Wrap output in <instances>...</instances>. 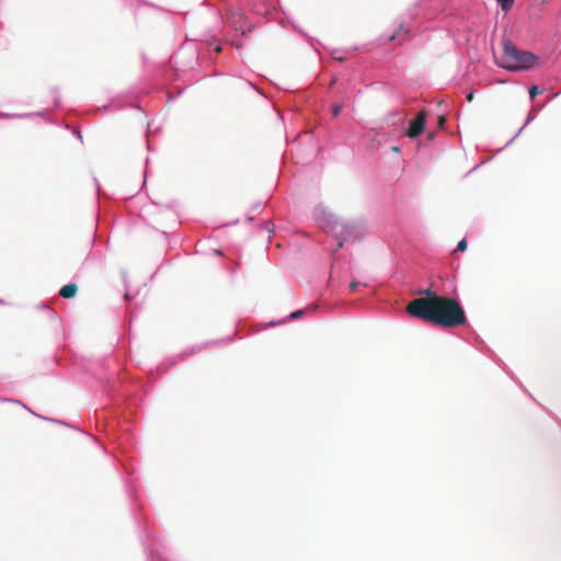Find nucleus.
Wrapping results in <instances>:
<instances>
[{"instance_id": "1", "label": "nucleus", "mask_w": 561, "mask_h": 561, "mask_svg": "<svg viewBox=\"0 0 561 561\" xmlns=\"http://www.w3.org/2000/svg\"><path fill=\"white\" fill-rule=\"evenodd\" d=\"M415 294L426 299H416L409 306L408 312L412 317L431 322L442 329L469 325L460 301L442 296L435 282H432L426 288H419Z\"/></svg>"}, {"instance_id": "2", "label": "nucleus", "mask_w": 561, "mask_h": 561, "mask_svg": "<svg viewBox=\"0 0 561 561\" xmlns=\"http://www.w3.org/2000/svg\"><path fill=\"white\" fill-rule=\"evenodd\" d=\"M433 15L425 3L416 2L401 16L396 30L382 37L387 42H398V44L409 42L430 28Z\"/></svg>"}, {"instance_id": "3", "label": "nucleus", "mask_w": 561, "mask_h": 561, "mask_svg": "<svg viewBox=\"0 0 561 561\" xmlns=\"http://www.w3.org/2000/svg\"><path fill=\"white\" fill-rule=\"evenodd\" d=\"M540 58L533 51L518 48L510 39L503 42V57L496 65L510 72L529 71L536 68Z\"/></svg>"}, {"instance_id": "4", "label": "nucleus", "mask_w": 561, "mask_h": 561, "mask_svg": "<svg viewBox=\"0 0 561 561\" xmlns=\"http://www.w3.org/2000/svg\"><path fill=\"white\" fill-rule=\"evenodd\" d=\"M365 234L363 225L350 221H340L332 232L333 238L336 240L337 249H341L346 243L358 242Z\"/></svg>"}, {"instance_id": "5", "label": "nucleus", "mask_w": 561, "mask_h": 561, "mask_svg": "<svg viewBox=\"0 0 561 561\" xmlns=\"http://www.w3.org/2000/svg\"><path fill=\"white\" fill-rule=\"evenodd\" d=\"M144 538L148 541L146 547L147 561H169L165 546L147 528L146 518L142 515V539Z\"/></svg>"}, {"instance_id": "6", "label": "nucleus", "mask_w": 561, "mask_h": 561, "mask_svg": "<svg viewBox=\"0 0 561 561\" xmlns=\"http://www.w3.org/2000/svg\"><path fill=\"white\" fill-rule=\"evenodd\" d=\"M403 134L412 140L419 139L426 130L427 114L419 112L413 118L403 117Z\"/></svg>"}, {"instance_id": "7", "label": "nucleus", "mask_w": 561, "mask_h": 561, "mask_svg": "<svg viewBox=\"0 0 561 561\" xmlns=\"http://www.w3.org/2000/svg\"><path fill=\"white\" fill-rule=\"evenodd\" d=\"M313 219L319 222L322 229L331 233L340 222L339 218L322 204L317 205L312 213Z\"/></svg>"}, {"instance_id": "8", "label": "nucleus", "mask_w": 561, "mask_h": 561, "mask_svg": "<svg viewBox=\"0 0 561 561\" xmlns=\"http://www.w3.org/2000/svg\"><path fill=\"white\" fill-rule=\"evenodd\" d=\"M198 53L196 49H184L174 55L171 60L179 67V70L194 69L198 65Z\"/></svg>"}, {"instance_id": "9", "label": "nucleus", "mask_w": 561, "mask_h": 561, "mask_svg": "<svg viewBox=\"0 0 561 561\" xmlns=\"http://www.w3.org/2000/svg\"><path fill=\"white\" fill-rule=\"evenodd\" d=\"M232 24L234 25L237 31H240L242 35H245L248 32H251L252 25L249 23L248 18L242 14H233L231 16Z\"/></svg>"}, {"instance_id": "10", "label": "nucleus", "mask_w": 561, "mask_h": 561, "mask_svg": "<svg viewBox=\"0 0 561 561\" xmlns=\"http://www.w3.org/2000/svg\"><path fill=\"white\" fill-rule=\"evenodd\" d=\"M263 2L259 5H254V12L259 15H270L275 9L272 0H262Z\"/></svg>"}, {"instance_id": "11", "label": "nucleus", "mask_w": 561, "mask_h": 561, "mask_svg": "<svg viewBox=\"0 0 561 561\" xmlns=\"http://www.w3.org/2000/svg\"><path fill=\"white\" fill-rule=\"evenodd\" d=\"M165 89V81L164 79H159L156 81L154 84H147L142 81V88H141V91H142V96L145 94H149L156 90H164Z\"/></svg>"}, {"instance_id": "12", "label": "nucleus", "mask_w": 561, "mask_h": 561, "mask_svg": "<svg viewBox=\"0 0 561 561\" xmlns=\"http://www.w3.org/2000/svg\"><path fill=\"white\" fill-rule=\"evenodd\" d=\"M536 116H537V115H536V113H535L533 110H530V111L528 112L527 116H526V119H525V122H524L523 126H522V127L517 130V133H516V134H515V135H514V136H513L508 141H507V144H506L504 147L510 146V145H511V144H512V142H513V141H514V140H515V139L520 135V133L523 131V129H524L528 124H530L533 121H535Z\"/></svg>"}, {"instance_id": "13", "label": "nucleus", "mask_w": 561, "mask_h": 561, "mask_svg": "<svg viewBox=\"0 0 561 561\" xmlns=\"http://www.w3.org/2000/svg\"><path fill=\"white\" fill-rule=\"evenodd\" d=\"M77 290H78V286L76 284L71 283V284L62 286L59 290V295L65 299H69V298L75 297V295L77 294Z\"/></svg>"}, {"instance_id": "14", "label": "nucleus", "mask_w": 561, "mask_h": 561, "mask_svg": "<svg viewBox=\"0 0 561 561\" xmlns=\"http://www.w3.org/2000/svg\"><path fill=\"white\" fill-rule=\"evenodd\" d=\"M207 49L210 54H220L222 50V43L216 37H210L207 41Z\"/></svg>"}, {"instance_id": "15", "label": "nucleus", "mask_w": 561, "mask_h": 561, "mask_svg": "<svg viewBox=\"0 0 561 561\" xmlns=\"http://www.w3.org/2000/svg\"><path fill=\"white\" fill-rule=\"evenodd\" d=\"M390 137L389 133L386 131H376L373 139H371V146L373 147H379L382 146L388 141V138Z\"/></svg>"}, {"instance_id": "16", "label": "nucleus", "mask_w": 561, "mask_h": 561, "mask_svg": "<svg viewBox=\"0 0 561 561\" xmlns=\"http://www.w3.org/2000/svg\"><path fill=\"white\" fill-rule=\"evenodd\" d=\"M306 309H298L289 313L286 318L271 322L272 325L280 324L286 321L297 320L306 313Z\"/></svg>"}, {"instance_id": "17", "label": "nucleus", "mask_w": 561, "mask_h": 561, "mask_svg": "<svg viewBox=\"0 0 561 561\" xmlns=\"http://www.w3.org/2000/svg\"><path fill=\"white\" fill-rule=\"evenodd\" d=\"M348 53V49L343 48H332L330 49V55L332 59L339 62H344L347 60L346 54Z\"/></svg>"}, {"instance_id": "18", "label": "nucleus", "mask_w": 561, "mask_h": 561, "mask_svg": "<svg viewBox=\"0 0 561 561\" xmlns=\"http://www.w3.org/2000/svg\"><path fill=\"white\" fill-rule=\"evenodd\" d=\"M491 357L495 360L494 357H496V355L491 352ZM496 363L499 364L500 367H502V369L510 376V378L514 381L517 382V385L519 386V388L524 389V386L523 383L514 376V374L512 371H508L506 365L500 359V358H496Z\"/></svg>"}, {"instance_id": "19", "label": "nucleus", "mask_w": 561, "mask_h": 561, "mask_svg": "<svg viewBox=\"0 0 561 561\" xmlns=\"http://www.w3.org/2000/svg\"><path fill=\"white\" fill-rule=\"evenodd\" d=\"M496 3L502 11L508 12L513 8L515 0H496Z\"/></svg>"}, {"instance_id": "20", "label": "nucleus", "mask_w": 561, "mask_h": 561, "mask_svg": "<svg viewBox=\"0 0 561 561\" xmlns=\"http://www.w3.org/2000/svg\"><path fill=\"white\" fill-rule=\"evenodd\" d=\"M528 93L529 100L534 101L541 93V90L538 85H531L528 90Z\"/></svg>"}, {"instance_id": "21", "label": "nucleus", "mask_w": 561, "mask_h": 561, "mask_svg": "<svg viewBox=\"0 0 561 561\" xmlns=\"http://www.w3.org/2000/svg\"><path fill=\"white\" fill-rule=\"evenodd\" d=\"M343 110V103H334L331 106V114L333 117H337Z\"/></svg>"}, {"instance_id": "22", "label": "nucleus", "mask_w": 561, "mask_h": 561, "mask_svg": "<svg viewBox=\"0 0 561 561\" xmlns=\"http://www.w3.org/2000/svg\"><path fill=\"white\" fill-rule=\"evenodd\" d=\"M467 245H468V243H467L466 238H462V239L457 243L455 251H457V252H463V251L467 249Z\"/></svg>"}, {"instance_id": "23", "label": "nucleus", "mask_w": 561, "mask_h": 561, "mask_svg": "<svg viewBox=\"0 0 561 561\" xmlns=\"http://www.w3.org/2000/svg\"><path fill=\"white\" fill-rule=\"evenodd\" d=\"M148 164H149V158L146 159V168H148ZM147 176H148V169H146L142 173V182H141V185H142V191L146 188L147 186Z\"/></svg>"}, {"instance_id": "24", "label": "nucleus", "mask_w": 561, "mask_h": 561, "mask_svg": "<svg viewBox=\"0 0 561 561\" xmlns=\"http://www.w3.org/2000/svg\"><path fill=\"white\" fill-rule=\"evenodd\" d=\"M360 283L356 279L352 280L350 284H348V289L350 291L354 293L358 289Z\"/></svg>"}, {"instance_id": "25", "label": "nucleus", "mask_w": 561, "mask_h": 561, "mask_svg": "<svg viewBox=\"0 0 561 561\" xmlns=\"http://www.w3.org/2000/svg\"><path fill=\"white\" fill-rule=\"evenodd\" d=\"M435 137H436V133L435 131H427L426 133V139H427L428 142L434 141Z\"/></svg>"}, {"instance_id": "26", "label": "nucleus", "mask_w": 561, "mask_h": 561, "mask_svg": "<svg viewBox=\"0 0 561 561\" xmlns=\"http://www.w3.org/2000/svg\"><path fill=\"white\" fill-rule=\"evenodd\" d=\"M262 207L261 203H255L252 205V211L259 213Z\"/></svg>"}, {"instance_id": "27", "label": "nucleus", "mask_w": 561, "mask_h": 561, "mask_svg": "<svg viewBox=\"0 0 561 561\" xmlns=\"http://www.w3.org/2000/svg\"><path fill=\"white\" fill-rule=\"evenodd\" d=\"M141 4H142V7L157 8V7H156V5H153L151 2L146 1V0H142V1H141Z\"/></svg>"}, {"instance_id": "28", "label": "nucleus", "mask_w": 561, "mask_h": 561, "mask_svg": "<svg viewBox=\"0 0 561 561\" xmlns=\"http://www.w3.org/2000/svg\"><path fill=\"white\" fill-rule=\"evenodd\" d=\"M560 94H561V90H560L559 92L551 93V94L549 95L548 100H549V101H551V100H553V99L558 98Z\"/></svg>"}, {"instance_id": "29", "label": "nucleus", "mask_w": 561, "mask_h": 561, "mask_svg": "<svg viewBox=\"0 0 561 561\" xmlns=\"http://www.w3.org/2000/svg\"><path fill=\"white\" fill-rule=\"evenodd\" d=\"M391 151H392V152H396V153H399V152H401V147H400V146H398V145L392 146V147H391Z\"/></svg>"}, {"instance_id": "30", "label": "nucleus", "mask_w": 561, "mask_h": 561, "mask_svg": "<svg viewBox=\"0 0 561 561\" xmlns=\"http://www.w3.org/2000/svg\"><path fill=\"white\" fill-rule=\"evenodd\" d=\"M147 150L148 151H152L153 150L152 142L149 139L147 140Z\"/></svg>"}, {"instance_id": "31", "label": "nucleus", "mask_w": 561, "mask_h": 561, "mask_svg": "<svg viewBox=\"0 0 561 561\" xmlns=\"http://www.w3.org/2000/svg\"><path fill=\"white\" fill-rule=\"evenodd\" d=\"M159 11L164 15V16H168L169 15V11L164 10V9H159Z\"/></svg>"}, {"instance_id": "32", "label": "nucleus", "mask_w": 561, "mask_h": 561, "mask_svg": "<svg viewBox=\"0 0 561 561\" xmlns=\"http://www.w3.org/2000/svg\"><path fill=\"white\" fill-rule=\"evenodd\" d=\"M150 133H151V128H150V125L148 124V128L146 130L145 136L148 137Z\"/></svg>"}, {"instance_id": "33", "label": "nucleus", "mask_w": 561, "mask_h": 561, "mask_svg": "<svg viewBox=\"0 0 561 561\" xmlns=\"http://www.w3.org/2000/svg\"><path fill=\"white\" fill-rule=\"evenodd\" d=\"M158 370L163 373V371H165V368L163 367V365H159Z\"/></svg>"}, {"instance_id": "34", "label": "nucleus", "mask_w": 561, "mask_h": 561, "mask_svg": "<svg viewBox=\"0 0 561 561\" xmlns=\"http://www.w3.org/2000/svg\"><path fill=\"white\" fill-rule=\"evenodd\" d=\"M165 72V69L163 67L159 68V73L162 76Z\"/></svg>"}, {"instance_id": "35", "label": "nucleus", "mask_w": 561, "mask_h": 561, "mask_svg": "<svg viewBox=\"0 0 561 561\" xmlns=\"http://www.w3.org/2000/svg\"><path fill=\"white\" fill-rule=\"evenodd\" d=\"M449 285L453 287V291L455 293V291H456V285L454 284V282L451 280V282L449 283Z\"/></svg>"}, {"instance_id": "36", "label": "nucleus", "mask_w": 561, "mask_h": 561, "mask_svg": "<svg viewBox=\"0 0 561 561\" xmlns=\"http://www.w3.org/2000/svg\"><path fill=\"white\" fill-rule=\"evenodd\" d=\"M194 352H195V348H192L190 352H187V351H186V352L184 353V355H191V354H193Z\"/></svg>"}, {"instance_id": "37", "label": "nucleus", "mask_w": 561, "mask_h": 561, "mask_svg": "<svg viewBox=\"0 0 561 561\" xmlns=\"http://www.w3.org/2000/svg\"><path fill=\"white\" fill-rule=\"evenodd\" d=\"M216 254L221 255L222 251L221 250H216Z\"/></svg>"}, {"instance_id": "38", "label": "nucleus", "mask_w": 561, "mask_h": 561, "mask_svg": "<svg viewBox=\"0 0 561 561\" xmlns=\"http://www.w3.org/2000/svg\"><path fill=\"white\" fill-rule=\"evenodd\" d=\"M478 167H479V165H474V167L469 171V173H470V172H472V171H474L476 169H478Z\"/></svg>"}, {"instance_id": "39", "label": "nucleus", "mask_w": 561, "mask_h": 561, "mask_svg": "<svg viewBox=\"0 0 561 561\" xmlns=\"http://www.w3.org/2000/svg\"><path fill=\"white\" fill-rule=\"evenodd\" d=\"M232 339H233V337L229 335V336H227L225 340H227V341H232Z\"/></svg>"}, {"instance_id": "40", "label": "nucleus", "mask_w": 561, "mask_h": 561, "mask_svg": "<svg viewBox=\"0 0 561 561\" xmlns=\"http://www.w3.org/2000/svg\"><path fill=\"white\" fill-rule=\"evenodd\" d=\"M141 391H142V396L145 394V385L142 383V388H141Z\"/></svg>"}, {"instance_id": "41", "label": "nucleus", "mask_w": 561, "mask_h": 561, "mask_svg": "<svg viewBox=\"0 0 561 561\" xmlns=\"http://www.w3.org/2000/svg\"><path fill=\"white\" fill-rule=\"evenodd\" d=\"M336 82V79L334 78L333 80H331V83L334 84Z\"/></svg>"}]
</instances>
